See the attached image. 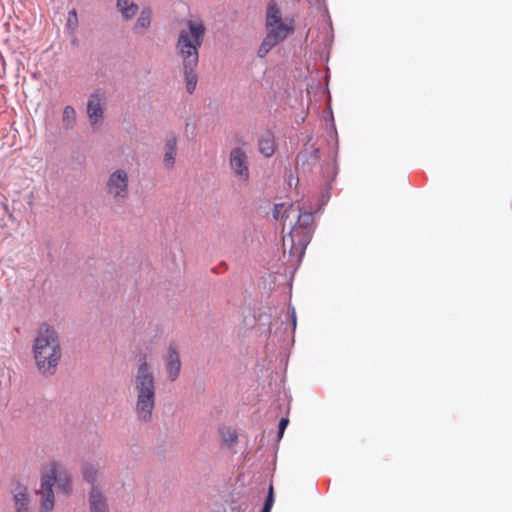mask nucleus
Listing matches in <instances>:
<instances>
[{
    "label": "nucleus",
    "mask_w": 512,
    "mask_h": 512,
    "mask_svg": "<svg viewBox=\"0 0 512 512\" xmlns=\"http://www.w3.org/2000/svg\"><path fill=\"white\" fill-rule=\"evenodd\" d=\"M187 29H181L175 44V50L183 65V76L186 82V91L193 94L198 75L196 69L199 63V49L203 44L206 28L202 22L188 20Z\"/></svg>",
    "instance_id": "nucleus-1"
},
{
    "label": "nucleus",
    "mask_w": 512,
    "mask_h": 512,
    "mask_svg": "<svg viewBox=\"0 0 512 512\" xmlns=\"http://www.w3.org/2000/svg\"><path fill=\"white\" fill-rule=\"evenodd\" d=\"M134 392L136 395L135 412L139 421L149 423L155 407L156 385L152 367L146 358H140L134 376Z\"/></svg>",
    "instance_id": "nucleus-2"
},
{
    "label": "nucleus",
    "mask_w": 512,
    "mask_h": 512,
    "mask_svg": "<svg viewBox=\"0 0 512 512\" xmlns=\"http://www.w3.org/2000/svg\"><path fill=\"white\" fill-rule=\"evenodd\" d=\"M314 215L296 208L295 219L289 221L288 232L283 236L284 251L289 250V260L300 263L312 239Z\"/></svg>",
    "instance_id": "nucleus-3"
},
{
    "label": "nucleus",
    "mask_w": 512,
    "mask_h": 512,
    "mask_svg": "<svg viewBox=\"0 0 512 512\" xmlns=\"http://www.w3.org/2000/svg\"><path fill=\"white\" fill-rule=\"evenodd\" d=\"M34 358L38 370L44 375H53L61 357L60 344L56 331L43 324L33 345Z\"/></svg>",
    "instance_id": "nucleus-4"
},
{
    "label": "nucleus",
    "mask_w": 512,
    "mask_h": 512,
    "mask_svg": "<svg viewBox=\"0 0 512 512\" xmlns=\"http://www.w3.org/2000/svg\"><path fill=\"white\" fill-rule=\"evenodd\" d=\"M266 31V37L276 44L284 41L294 32L293 26L283 21L281 12L274 0L270 1L267 5Z\"/></svg>",
    "instance_id": "nucleus-5"
},
{
    "label": "nucleus",
    "mask_w": 512,
    "mask_h": 512,
    "mask_svg": "<svg viewBox=\"0 0 512 512\" xmlns=\"http://www.w3.org/2000/svg\"><path fill=\"white\" fill-rule=\"evenodd\" d=\"M229 169L240 186H248L250 183V162L246 151L241 147L230 150L228 158Z\"/></svg>",
    "instance_id": "nucleus-6"
},
{
    "label": "nucleus",
    "mask_w": 512,
    "mask_h": 512,
    "mask_svg": "<svg viewBox=\"0 0 512 512\" xmlns=\"http://www.w3.org/2000/svg\"><path fill=\"white\" fill-rule=\"evenodd\" d=\"M57 479V464L52 463L49 471L41 478L40 489L37 491L41 495L40 512H51L55 505L53 486Z\"/></svg>",
    "instance_id": "nucleus-7"
},
{
    "label": "nucleus",
    "mask_w": 512,
    "mask_h": 512,
    "mask_svg": "<svg viewBox=\"0 0 512 512\" xmlns=\"http://www.w3.org/2000/svg\"><path fill=\"white\" fill-rule=\"evenodd\" d=\"M107 188L116 200L125 199L128 194V174L122 169L114 171L108 179Z\"/></svg>",
    "instance_id": "nucleus-8"
},
{
    "label": "nucleus",
    "mask_w": 512,
    "mask_h": 512,
    "mask_svg": "<svg viewBox=\"0 0 512 512\" xmlns=\"http://www.w3.org/2000/svg\"><path fill=\"white\" fill-rule=\"evenodd\" d=\"M165 371L170 381H175L181 371V360L175 344H169L166 354L163 356Z\"/></svg>",
    "instance_id": "nucleus-9"
},
{
    "label": "nucleus",
    "mask_w": 512,
    "mask_h": 512,
    "mask_svg": "<svg viewBox=\"0 0 512 512\" xmlns=\"http://www.w3.org/2000/svg\"><path fill=\"white\" fill-rule=\"evenodd\" d=\"M11 494L14 501L15 512H29L30 496L27 487L15 481L13 482Z\"/></svg>",
    "instance_id": "nucleus-10"
},
{
    "label": "nucleus",
    "mask_w": 512,
    "mask_h": 512,
    "mask_svg": "<svg viewBox=\"0 0 512 512\" xmlns=\"http://www.w3.org/2000/svg\"><path fill=\"white\" fill-rule=\"evenodd\" d=\"M103 93L96 91L92 93L87 101V114L91 120V124L95 125L99 119L103 117Z\"/></svg>",
    "instance_id": "nucleus-11"
},
{
    "label": "nucleus",
    "mask_w": 512,
    "mask_h": 512,
    "mask_svg": "<svg viewBox=\"0 0 512 512\" xmlns=\"http://www.w3.org/2000/svg\"><path fill=\"white\" fill-rule=\"evenodd\" d=\"M273 218L280 220L283 223V231L288 229L289 221L291 218L295 219L296 208L293 205H286L285 203L274 204Z\"/></svg>",
    "instance_id": "nucleus-12"
},
{
    "label": "nucleus",
    "mask_w": 512,
    "mask_h": 512,
    "mask_svg": "<svg viewBox=\"0 0 512 512\" xmlns=\"http://www.w3.org/2000/svg\"><path fill=\"white\" fill-rule=\"evenodd\" d=\"M276 150L274 134L267 130L258 139V151L264 158H270Z\"/></svg>",
    "instance_id": "nucleus-13"
},
{
    "label": "nucleus",
    "mask_w": 512,
    "mask_h": 512,
    "mask_svg": "<svg viewBox=\"0 0 512 512\" xmlns=\"http://www.w3.org/2000/svg\"><path fill=\"white\" fill-rule=\"evenodd\" d=\"M164 149V166L167 169H172L175 165V157L177 155V138L173 133L166 136Z\"/></svg>",
    "instance_id": "nucleus-14"
},
{
    "label": "nucleus",
    "mask_w": 512,
    "mask_h": 512,
    "mask_svg": "<svg viewBox=\"0 0 512 512\" xmlns=\"http://www.w3.org/2000/svg\"><path fill=\"white\" fill-rule=\"evenodd\" d=\"M89 506L91 512H109L106 497L96 486L91 487L89 493Z\"/></svg>",
    "instance_id": "nucleus-15"
},
{
    "label": "nucleus",
    "mask_w": 512,
    "mask_h": 512,
    "mask_svg": "<svg viewBox=\"0 0 512 512\" xmlns=\"http://www.w3.org/2000/svg\"><path fill=\"white\" fill-rule=\"evenodd\" d=\"M116 8L124 20L132 19L139 11L138 4L130 0H116Z\"/></svg>",
    "instance_id": "nucleus-16"
},
{
    "label": "nucleus",
    "mask_w": 512,
    "mask_h": 512,
    "mask_svg": "<svg viewBox=\"0 0 512 512\" xmlns=\"http://www.w3.org/2000/svg\"><path fill=\"white\" fill-rule=\"evenodd\" d=\"M151 25V10L149 8H143L140 15L133 27V31L136 34H142Z\"/></svg>",
    "instance_id": "nucleus-17"
},
{
    "label": "nucleus",
    "mask_w": 512,
    "mask_h": 512,
    "mask_svg": "<svg viewBox=\"0 0 512 512\" xmlns=\"http://www.w3.org/2000/svg\"><path fill=\"white\" fill-rule=\"evenodd\" d=\"M63 126L65 129H72L76 124V111L73 106L67 105L62 114Z\"/></svg>",
    "instance_id": "nucleus-18"
},
{
    "label": "nucleus",
    "mask_w": 512,
    "mask_h": 512,
    "mask_svg": "<svg viewBox=\"0 0 512 512\" xmlns=\"http://www.w3.org/2000/svg\"><path fill=\"white\" fill-rule=\"evenodd\" d=\"M320 158V150L318 148H312L310 151H302L297 156V161L302 162L304 165L306 162H317Z\"/></svg>",
    "instance_id": "nucleus-19"
},
{
    "label": "nucleus",
    "mask_w": 512,
    "mask_h": 512,
    "mask_svg": "<svg viewBox=\"0 0 512 512\" xmlns=\"http://www.w3.org/2000/svg\"><path fill=\"white\" fill-rule=\"evenodd\" d=\"M98 469L93 464H84L82 466V475L83 479L87 482L95 486L94 483L97 479Z\"/></svg>",
    "instance_id": "nucleus-20"
},
{
    "label": "nucleus",
    "mask_w": 512,
    "mask_h": 512,
    "mask_svg": "<svg viewBox=\"0 0 512 512\" xmlns=\"http://www.w3.org/2000/svg\"><path fill=\"white\" fill-rule=\"evenodd\" d=\"M277 44L274 43L272 40H270L268 37L265 36L263 39L259 49H258V56L260 58L265 57L273 47H275Z\"/></svg>",
    "instance_id": "nucleus-21"
},
{
    "label": "nucleus",
    "mask_w": 512,
    "mask_h": 512,
    "mask_svg": "<svg viewBox=\"0 0 512 512\" xmlns=\"http://www.w3.org/2000/svg\"><path fill=\"white\" fill-rule=\"evenodd\" d=\"M274 503L273 487L270 485L268 495L265 499L261 512H271Z\"/></svg>",
    "instance_id": "nucleus-22"
},
{
    "label": "nucleus",
    "mask_w": 512,
    "mask_h": 512,
    "mask_svg": "<svg viewBox=\"0 0 512 512\" xmlns=\"http://www.w3.org/2000/svg\"><path fill=\"white\" fill-rule=\"evenodd\" d=\"M289 423V419L286 417H282L278 424V437L281 438L284 434V431Z\"/></svg>",
    "instance_id": "nucleus-23"
},
{
    "label": "nucleus",
    "mask_w": 512,
    "mask_h": 512,
    "mask_svg": "<svg viewBox=\"0 0 512 512\" xmlns=\"http://www.w3.org/2000/svg\"><path fill=\"white\" fill-rule=\"evenodd\" d=\"M223 439L226 443L233 444L234 442H236L237 435L235 432L229 431L227 434L223 436Z\"/></svg>",
    "instance_id": "nucleus-24"
},
{
    "label": "nucleus",
    "mask_w": 512,
    "mask_h": 512,
    "mask_svg": "<svg viewBox=\"0 0 512 512\" xmlns=\"http://www.w3.org/2000/svg\"><path fill=\"white\" fill-rule=\"evenodd\" d=\"M289 312H290V317H291V322H292V330L294 331L296 329V322H297L295 308L290 306Z\"/></svg>",
    "instance_id": "nucleus-25"
},
{
    "label": "nucleus",
    "mask_w": 512,
    "mask_h": 512,
    "mask_svg": "<svg viewBox=\"0 0 512 512\" xmlns=\"http://www.w3.org/2000/svg\"><path fill=\"white\" fill-rule=\"evenodd\" d=\"M59 488H61L65 493H69V492H70V489H71V487H70V485H69L68 481H65V482H63V483H60V484H59Z\"/></svg>",
    "instance_id": "nucleus-26"
},
{
    "label": "nucleus",
    "mask_w": 512,
    "mask_h": 512,
    "mask_svg": "<svg viewBox=\"0 0 512 512\" xmlns=\"http://www.w3.org/2000/svg\"><path fill=\"white\" fill-rule=\"evenodd\" d=\"M69 22H71L72 20H74L75 22H77V12L75 9L71 10L69 12V18H68Z\"/></svg>",
    "instance_id": "nucleus-27"
}]
</instances>
